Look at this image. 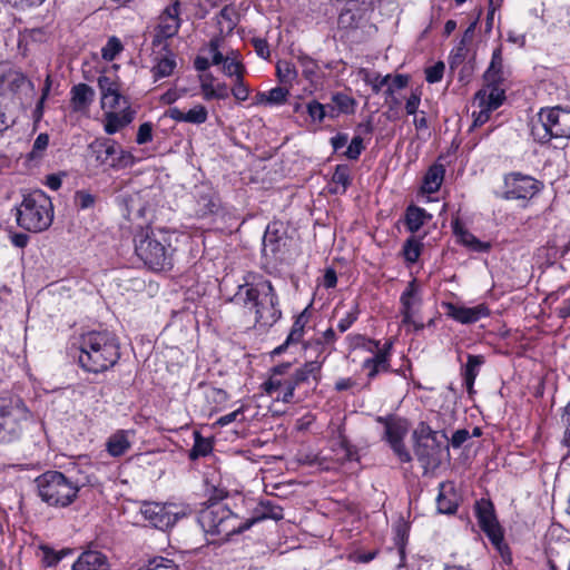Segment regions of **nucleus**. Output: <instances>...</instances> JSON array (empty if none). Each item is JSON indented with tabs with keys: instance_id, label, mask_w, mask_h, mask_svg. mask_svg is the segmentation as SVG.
I'll list each match as a JSON object with an SVG mask.
<instances>
[{
	"instance_id": "f257e3e1",
	"label": "nucleus",
	"mask_w": 570,
	"mask_h": 570,
	"mask_svg": "<svg viewBox=\"0 0 570 570\" xmlns=\"http://www.w3.org/2000/svg\"><path fill=\"white\" fill-rule=\"evenodd\" d=\"M232 301L253 311L259 327H271L282 317L278 296L272 282L262 275L248 273Z\"/></svg>"
},
{
	"instance_id": "f03ea898",
	"label": "nucleus",
	"mask_w": 570,
	"mask_h": 570,
	"mask_svg": "<svg viewBox=\"0 0 570 570\" xmlns=\"http://www.w3.org/2000/svg\"><path fill=\"white\" fill-rule=\"evenodd\" d=\"M76 468L69 469L67 473L57 470H49L38 475L35 480L38 497L48 507L67 508L78 498L81 488L92 483L91 476Z\"/></svg>"
},
{
	"instance_id": "7ed1b4c3",
	"label": "nucleus",
	"mask_w": 570,
	"mask_h": 570,
	"mask_svg": "<svg viewBox=\"0 0 570 570\" xmlns=\"http://www.w3.org/2000/svg\"><path fill=\"white\" fill-rule=\"evenodd\" d=\"M179 236L176 232L140 227L134 234L135 253L151 271H168L174 265L176 252L173 242H178Z\"/></svg>"
},
{
	"instance_id": "20e7f679",
	"label": "nucleus",
	"mask_w": 570,
	"mask_h": 570,
	"mask_svg": "<svg viewBox=\"0 0 570 570\" xmlns=\"http://www.w3.org/2000/svg\"><path fill=\"white\" fill-rule=\"evenodd\" d=\"M78 361L87 372L101 373L112 367L120 357L119 344L108 331H89L79 340Z\"/></svg>"
},
{
	"instance_id": "39448f33",
	"label": "nucleus",
	"mask_w": 570,
	"mask_h": 570,
	"mask_svg": "<svg viewBox=\"0 0 570 570\" xmlns=\"http://www.w3.org/2000/svg\"><path fill=\"white\" fill-rule=\"evenodd\" d=\"M53 220L51 198L42 190L35 189L22 196L16 207V222L19 227L31 233L49 228Z\"/></svg>"
},
{
	"instance_id": "423d86ee",
	"label": "nucleus",
	"mask_w": 570,
	"mask_h": 570,
	"mask_svg": "<svg viewBox=\"0 0 570 570\" xmlns=\"http://www.w3.org/2000/svg\"><path fill=\"white\" fill-rule=\"evenodd\" d=\"M198 523L206 534L222 540L250 528L223 502H212L198 513Z\"/></svg>"
},
{
	"instance_id": "0eeeda50",
	"label": "nucleus",
	"mask_w": 570,
	"mask_h": 570,
	"mask_svg": "<svg viewBox=\"0 0 570 570\" xmlns=\"http://www.w3.org/2000/svg\"><path fill=\"white\" fill-rule=\"evenodd\" d=\"M31 412L17 395L0 397V443L9 444L21 439Z\"/></svg>"
},
{
	"instance_id": "6e6552de",
	"label": "nucleus",
	"mask_w": 570,
	"mask_h": 570,
	"mask_svg": "<svg viewBox=\"0 0 570 570\" xmlns=\"http://www.w3.org/2000/svg\"><path fill=\"white\" fill-rule=\"evenodd\" d=\"M532 135L540 142L552 138H570V109L560 106L541 108Z\"/></svg>"
},
{
	"instance_id": "1a4fd4ad",
	"label": "nucleus",
	"mask_w": 570,
	"mask_h": 570,
	"mask_svg": "<svg viewBox=\"0 0 570 570\" xmlns=\"http://www.w3.org/2000/svg\"><path fill=\"white\" fill-rule=\"evenodd\" d=\"M414 453L424 469L436 468L441 462L444 433L433 431L421 422L413 432Z\"/></svg>"
},
{
	"instance_id": "9d476101",
	"label": "nucleus",
	"mask_w": 570,
	"mask_h": 570,
	"mask_svg": "<svg viewBox=\"0 0 570 570\" xmlns=\"http://www.w3.org/2000/svg\"><path fill=\"white\" fill-rule=\"evenodd\" d=\"M474 513L478 519V524L485 533L492 546L500 553L505 563L512 561L511 552L508 544L504 542L503 529L500 525L494 507L491 501L481 499L475 502Z\"/></svg>"
},
{
	"instance_id": "9b49d317",
	"label": "nucleus",
	"mask_w": 570,
	"mask_h": 570,
	"mask_svg": "<svg viewBox=\"0 0 570 570\" xmlns=\"http://www.w3.org/2000/svg\"><path fill=\"white\" fill-rule=\"evenodd\" d=\"M351 340L353 346L363 347L373 354V356L365 358L362 363V368L367 371L370 380H373L380 373L390 371L393 348L392 341H386L381 345L380 341L368 340L362 335H355Z\"/></svg>"
},
{
	"instance_id": "f8f14e48",
	"label": "nucleus",
	"mask_w": 570,
	"mask_h": 570,
	"mask_svg": "<svg viewBox=\"0 0 570 570\" xmlns=\"http://www.w3.org/2000/svg\"><path fill=\"white\" fill-rule=\"evenodd\" d=\"M139 513L150 527L165 531L185 515L184 508L176 503L142 502Z\"/></svg>"
},
{
	"instance_id": "ddd939ff",
	"label": "nucleus",
	"mask_w": 570,
	"mask_h": 570,
	"mask_svg": "<svg viewBox=\"0 0 570 570\" xmlns=\"http://www.w3.org/2000/svg\"><path fill=\"white\" fill-rule=\"evenodd\" d=\"M291 363H282L274 366L271 371L268 380L263 384L264 391L273 396L275 395L276 401L283 403H291L294 397V391L297 387V383L289 374Z\"/></svg>"
},
{
	"instance_id": "4468645a",
	"label": "nucleus",
	"mask_w": 570,
	"mask_h": 570,
	"mask_svg": "<svg viewBox=\"0 0 570 570\" xmlns=\"http://www.w3.org/2000/svg\"><path fill=\"white\" fill-rule=\"evenodd\" d=\"M377 421L384 425L383 440L389 443L393 453L401 462H410L412 460V455L404 444V439L409 433L407 421L400 417L381 416L377 419Z\"/></svg>"
},
{
	"instance_id": "2eb2a0df",
	"label": "nucleus",
	"mask_w": 570,
	"mask_h": 570,
	"mask_svg": "<svg viewBox=\"0 0 570 570\" xmlns=\"http://www.w3.org/2000/svg\"><path fill=\"white\" fill-rule=\"evenodd\" d=\"M504 90L498 86L484 87L475 96L473 104L479 108L472 112V127H481L489 121L491 114L504 101Z\"/></svg>"
},
{
	"instance_id": "dca6fc26",
	"label": "nucleus",
	"mask_w": 570,
	"mask_h": 570,
	"mask_svg": "<svg viewBox=\"0 0 570 570\" xmlns=\"http://www.w3.org/2000/svg\"><path fill=\"white\" fill-rule=\"evenodd\" d=\"M507 199H530L540 190V181L528 175L512 173L504 179Z\"/></svg>"
},
{
	"instance_id": "f3484780",
	"label": "nucleus",
	"mask_w": 570,
	"mask_h": 570,
	"mask_svg": "<svg viewBox=\"0 0 570 570\" xmlns=\"http://www.w3.org/2000/svg\"><path fill=\"white\" fill-rule=\"evenodd\" d=\"M179 8V1H175L163 11L156 29L155 41L160 42L177 35L180 27Z\"/></svg>"
},
{
	"instance_id": "a211bd4d",
	"label": "nucleus",
	"mask_w": 570,
	"mask_h": 570,
	"mask_svg": "<svg viewBox=\"0 0 570 570\" xmlns=\"http://www.w3.org/2000/svg\"><path fill=\"white\" fill-rule=\"evenodd\" d=\"M444 307L448 316L461 324H472L490 315V309L485 304L465 307L453 303H446Z\"/></svg>"
},
{
	"instance_id": "6ab92c4d",
	"label": "nucleus",
	"mask_w": 570,
	"mask_h": 570,
	"mask_svg": "<svg viewBox=\"0 0 570 570\" xmlns=\"http://www.w3.org/2000/svg\"><path fill=\"white\" fill-rule=\"evenodd\" d=\"M136 111L130 105H126L119 110H107L104 112V130L108 135H115L122 130L135 119Z\"/></svg>"
},
{
	"instance_id": "aec40b11",
	"label": "nucleus",
	"mask_w": 570,
	"mask_h": 570,
	"mask_svg": "<svg viewBox=\"0 0 570 570\" xmlns=\"http://www.w3.org/2000/svg\"><path fill=\"white\" fill-rule=\"evenodd\" d=\"M134 438V430H117L105 443L107 453L112 458L125 455L131 449Z\"/></svg>"
},
{
	"instance_id": "412c9836",
	"label": "nucleus",
	"mask_w": 570,
	"mask_h": 570,
	"mask_svg": "<svg viewBox=\"0 0 570 570\" xmlns=\"http://www.w3.org/2000/svg\"><path fill=\"white\" fill-rule=\"evenodd\" d=\"M402 322H413L416 307L421 304L420 287L411 281L400 297Z\"/></svg>"
},
{
	"instance_id": "4be33fe9",
	"label": "nucleus",
	"mask_w": 570,
	"mask_h": 570,
	"mask_svg": "<svg viewBox=\"0 0 570 570\" xmlns=\"http://www.w3.org/2000/svg\"><path fill=\"white\" fill-rule=\"evenodd\" d=\"M71 570H110V563L105 553L86 550L73 562Z\"/></svg>"
},
{
	"instance_id": "5701e85b",
	"label": "nucleus",
	"mask_w": 570,
	"mask_h": 570,
	"mask_svg": "<svg viewBox=\"0 0 570 570\" xmlns=\"http://www.w3.org/2000/svg\"><path fill=\"white\" fill-rule=\"evenodd\" d=\"M166 116L177 122L202 125L208 119V110L200 104L193 106L188 111H183L177 107H171L166 111Z\"/></svg>"
},
{
	"instance_id": "b1692460",
	"label": "nucleus",
	"mask_w": 570,
	"mask_h": 570,
	"mask_svg": "<svg viewBox=\"0 0 570 570\" xmlns=\"http://www.w3.org/2000/svg\"><path fill=\"white\" fill-rule=\"evenodd\" d=\"M89 149L99 165L111 168V163L118 153V144L111 139L95 140L89 145Z\"/></svg>"
},
{
	"instance_id": "393cba45",
	"label": "nucleus",
	"mask_w": 570,
	"mask_h": 570,
	"mask_svg": "<svg viewBox=\"0 0 570 570\" xmlns=\"http://www.w3.org/2000/svg\"><path fill=\"white\" fill-rule=\"evenodd\" d=\"M453 233L456 236L458 242L472 252L487 253L491 249V244L489 242L480 240L458 220L453 223Z\"/></svg>"
},
{
	"instance_id": "a878e982",
	"label": "nucleus",
	"mask_w": 570,
	"mask_h": 570,
	"mask_svg": "<svg viewBox=\"0 0 570 570\" xmlns=\"http://www.w3.org/2000/svg\"><path fill=\"white\" fill-rule=\"evenodd\" d=\"M284 518L283 508L276 504L273 500H262L257 503L253 511V517L244 521V523H250V527L259 521L271 519L279 521Z\"/></svg>"
},
{
	"instance_id": "bb28decb",
	"label": "nucleus",
	"mask_w": 570,
	"mask_h": 570,
	"mask_svg": "<svg viewBox=\"0 0 570 570\" xmlns=\"http://www.w3.org/2000/svg\"><path fill=\"white\" fill-rule=\"evenodd\" d=\"M177 67V58L176 55L167 50L164 55H157L154 58V65L151 67V75L155 81H158L163 78L170 77L174 70Z\"/></svg>"
},
{
	"instance_id": "cd10ccee",
	"label": "nucleus",
	"mask_w": 570,
	"mask_h": 570,
	"mask_svg": "<svg viewBox=\"0 0 570 570\" xmlns=\"http://www.w3.org/2000/svg\"><path fill=\"white\" fill-rule=\"evenodd\" d=\"M328 354L330 352L325 355L317 354L316 360L306 362L302 367L292 373L297 386L301 383L307 382L311 377L316 382L321 379V370Z\"/></svg>"
},
{
	"instance_id": "c85d7f7f",
	"label": "nucleus",
	"mask_w": 570,
	"mask_h": 570,
	"mask_svg": "<svg viewBox=\"0 0 570 570\" xmlns=\"http://www.w3.org/2000/svg\"><path fill=\"white\" fill-rule=\"evenodd\" d=\"M332 452L335 455V462L344 464L358 461L357 449L340 432L337 441L332 444Z\"/></svg>"
},
{
	"instance_id": "c756f323",
	"label": "nucleus",
	"mask_w": 570,
	"mask_h": 570,
	"mask_svg": "<svg viewBox=\"0 0 570 570\" xmlns=\"http://www.w3.org/2000/svg\"><path fill=\"white\" fill-rule=\"evenodd\" d=\"M485 87L499 86L503 80L502 47L499 46L492 52L491 62L484 72Z\"/></svg>"
},
{
	"instance_id": "7c9ffc66",
	"label": "nucleus",
	"mask_w": 570,
	"mask_h": 570,
	"mask_svg": "<svg viewBox=\"0 0 570 570\" xmlns=\"http://www.w3.org/2000/svg\"><path fill=\"white\" fill-rule=\"evenodd\" d=\"M71 107L73 111H85L88 109L90 104L94 101L95 91L86 85L79 83L71 88Z\"/></svg>"
},
{
	"instance_id": "2f4dec72",
	"label": "nucleus",
	"mask_w": 570,
	"mask_h": 570,
	"mask_svg": "<svg viewBox=\"0 0 570 570\" xmlns=\"http://www.w3.org/2000/svg\"><path fill=\"white\" fill-rule=\"evenodd\" d=\"M431 218L432 216L425 209L415 205H410L405 210L404 223L411 233H416Z\"/></svg>"
},
{
	"instance_id": "473e14b6",
	"label": "nucleus",
	"mask_w": 570,
	"mask_h": 570,
	"mask_svg": "<svg viewBox=\"0 0 570 570\" xmlns=\"http://www.w3.org/2000/svg\"><path fill=\"white\" fill-rule=\"evenodd\" d=\"M485 360L483 355L468 354L466 363L462 367L463 382L469 391L472 390L475 379L479 375L481 366Z\"/></svg>"
},
{
	"instance_id": "72a5a7b5",
	"label": "nucleus",
	"mask_w": 570,
	"mask_h": 570,
	"mask_svg": "<svg viewBox=\"0 0 570 570\" xmlns=\"http://www.w3.org/2000/svg\"><path fill=\"white\" fill-rule=\"evenodd\" d=\"M289 95L288 89L275 87L268 91H261L255 97V105L281 106L284 105Z\"/></svg>"
},
{
	"instance_id": "f704fd0d",
	"label": "nucleus",
	"mask_w": 570,
	"mask_h": 570,
	"mask_svg": "<svg viewBox=\"0 0 570 570\" xmlns=\"http://www.w3.org/2000/svg\"><path fill=\"white\" fill-rule=\"evenodd\" d=\"M436 508L440 513L452 514L458 509L456 494L452 487L441 485L439 495L436 498Z\"/></svg>"
},
{
	"instance_id": "c9c22d12",
	"label": "nucleus",
	"mask_w": 570,
	"mask_h": 570,
	"mask_svg": "<svg viewBox=\"0 0 570 570\" xmlns=\"http://www.w3.org/2000/svg\"><path fill=\"white\" fill-rule=\"evenodd\" d=\"M445 169L443 165H433L424 176L422 189L425 193H436L444 179Z\"/></svg>"
},
{
	"instance_id": "e433bc0d",
	"label": "nucleus",
	"mask_w": 570,
	"mask_h": 570,
	"mask_svg": "<svg viewBox=\"0 0 570 570\" xmlns=\"http://www.w3.org/2000/svg\"><path fill=\"white\" fill-rule=\"evenodd\" d=\"M352 183L351 169L347 165L341 164L335 167L332 176V184L335 185L331 189L334 194H344Z\"/></svg>"
},
{
	"instance_id": "4c0bfd02",
	"label": "nucleus",
	"mask_w": 570,
	"mask_h": 570,
	"mask_svg": "<svg viewBox=\"0 0 570 570\" xmlns=\"http://www.w3.org/2000/svg\"><path fill=\"white\" fill-rule=\"evenodd\" d=\"M357 76L368 86H371L374 94H379L391 79V75L381 76L377 72L371 71L366 68H360Z\"/></svg>"
},
{
	"instance_id": "58836bf2",
	"label": "nucleus",
	"mask_w": 570,
	"mask_h": 570,
	"mask_svg": "<svg viewBox=\"0 0 570 570\" xmlns=\"http://www.w3.org/2000/svg\"><path fill=\"white\" fill-rule=\"evenodd\" d=\"M282 240L283 238L278 235V230L275 228V225H268L263 237V254L265 256L276 255L279 250Z\"/></svg>"
},
{
	"instance_id": "ea45409f",
	"label": "nucleus",
	"mask_w": 570,
	"mask_h": 570,
	"mask_svg": "<svg viewBox=\"0 0 570 570\" xmlns=\"http://www.w3.org/2000/svg\"><path fill=\"white\" fill-rule=\"evenodd\" d=\"M194 445L189 451V459L196 460L200 456L208 455L213 450V443L209 439L203 438L198 431L194 432Z\"/></svg>"
},
{
	"instance_id": "a19ab883",
	"label": "nucleus",
	"mask_w": 570,
	"mask_h": 570,
	"mask_svg": "<svg viewBox=\"0 0 570 570\" xmlns=\"http://www.w3.org/2000/svg\"><path fill=\"white\" fill-rule=\"evenodd\" d=\"M336 341V334L332 327L327 328L322 333L321 337L315 338L312 342L305 344V348L314 347L318 355H325L330 351H326V345H332Z\"/></svg>"
},
{
	"instance_id": "79ce46f5",
	"label": "nucleus",
	"mask_w": 570,
	"mask_h": 570,
	"mask_svg": "<svg viewBox=\"0 0 570 570\" xmlns=\"http://www.w3.org/2000/svg\"><path fill=\"white\" fill-rule=\"evenodd\" d=\"M276 75L281 83L292 86L297 78V70L292 62L282 60L276 65Z\"/></svg>"
},
{
	"instance_id": "37998d69",
	"label": "nucleus",
	"mask_w": 570,
	"mask_h": 570,
	"mask_svg": "<svg viewBox=\"0 0 570 570\" xmlns=\"http://www.w3.org/2000/svg\"><path fill=\"white\" fill-rule=\"evenodd\" d=\"M299 65L302 67V73L306 80L311 83H315L320 79V67L318 63L308 56H301L298 58Z\"/></svg>"
},
{
	"instance_id": "c03bdc74",
	"label": "nucleus",
	"mask_w": 570,
	"mask_h": 570,
	"mask_svg": "<svg viewBox=\"0 0 570 570\" xmlns=\"http://www.w3.org/2000/svg\"><path fill=\"white\" fill-rule=\"evenodd\" d=\"M331 101L335 104V108L340 114L351 115L355 111L356 100L346 94L336 92L332 95Z\"/></svg>"
},
{
	"instance_id": "a18cd8bd",
	"label": "nucleus",
	"mask_w": 570,
	"mask_h": 570,
	"mask_svg": "<svg viewBox=\"0 0 570 570\" xmlns=\"http://www.w3.org/2000/svg\"><path fill=\"white\" fill-rule=\"evenodd\" d=\"M40 549L42 551V563L48 568L57 566L65 557L71 553L70 549L56 551L48 546H41Z\"/></svg>"
},
{
	"instance_id": "49530a36",
	"label": "nucleus",
	"mask_w": 570,
	"mask_h": 570,
	"mask_svg": "<svg viewBox=\"0 0 570 570\" xmlns=\"http://www.w3.org/2000/svg\"><path fill=\"white\" fill-rule=\"evenodd\" d=\"M421 250L422 243L420 239L415 237L407 238L403 246L404 259L410 264L416 263L421 255Z\"/></svg>"
},
{
	"instance_id": "de8ad7c7",
	"label": "nucleus",
	"mask_w": 570,
	"mask_h": 570,
	"mask_svg": "<svg viewBox=\"0 0 570 570\" xmlns=\"http://www.w3.org/2000/svg\"><path fill=\"white\" fill-rule=\"evenodd\" d=\"M98 87L100 89V97L114 96L120 91L117 79L106 75L99 76Z\"/></svg>"
},
{
	"instance_id": "09e8293b",
	"label": "nucleus",
	"mask_w": 570,
	"mask_h": 570,
	"mask_svg": "<svg viewBox=\"0 0 570 570\" xmlns=\"http://www.w3.org/2000/svg\"><path fill=\"white\" fill-rule=\"evenodd\" d=\"M306 112L314 125H321L325 119V105L317 100H311L306 104Z\"/></svg>"
},
{
	"instance_id": "8fccbe9b",
	"label": "nucleus",
	"mask_w": 570,
	"mask_h": 570,
	"mask_svg": "<svg viewBox=\"0 0 570 570\" xmlns=\"http://www.w3.org/2000/svg\"><path fill=\"white\" fill-rule=\"evenodd\" d=\"M124 47L117 37L108 39L107 43L101 49V56L106 61H112L122 51Z\"/></svg>"
},
{
	"instance_id": "3c124183",
	"label": "nucleus",
	"mask_w": 570,
	"mask_h": 570,
	"mask_svg": "<svg viewBox=\"0 0 570 570\" xmlns=\"http://www.w3.org/2000/svg\"><path fill=\"white\" fill-rule=\"evenodd\" d=\"M126 105H130L128 100L119 92L114 96L100 97V106L105 111L107 110H116L117 108H122Z\"/></svg>"
},
{
	"instance_id": "603ef678",
	"label": "nucleus",
	"mask_w": 570,
	"mask_h": 570,
	"mask_svg": "<svg viewBox=\"0 0 570 570\" xmlns=\"http://www.w3.org/2000/svg\"><path fill=\"white\" fill-rule=\"evenodd\" d=\"M222 65L226 76L235 77V79L238 78V76H244L245 67L236 57L230 58L227 56Z\"/></svg>"
},
{
	"instance_id": "864d4df0",
	"label": "nucleus",
	"mask_w": 570,
	"mask_h": 570,
	"mask_svg": "<svg viewBox=\"0 0 570 570\" xmlns=\"http://www.w3.org/2000/svg\"><path fill=\"white\" fill-rule=\"evenodd\" d=\"M409 81L410 77L407 75H391V79L389 80L387 85H385V96H393V94L404 89L409 85Z\"/></svg>"
},
{
	"instance_id": "5fc2aeb1",
	"label": "nucleus",
	"mask_w": 570,
	"mask_h": 570,
	"mask_svg": "<svg viewBox=\"0 0 570 570\" xmlns=\"http://www.w3.org/2000/svg\"><path fill=\"white\" fill-rule=\"evenodd\" d=\"M360 308L357 303H353L350 311L346 312L344 317H342L337 323V328L341 333L346 332L358 318Z\"/></svg>"
},
{
	"instance_id": "6e6d98bb",
	"label": "nucleus",
	"mask_w": 570,
	"mask_h": 570,
	"mask_svg": "<svg viewBox=\"0 0 570 570\" xmlns=\"http://www.w3.org/2000/svg\"><path fill=\"white\" fill-rule=\"evenodd\" d=\"M137 159L131 154V151L126 150L118 146V153L115 156L114 163H111V168H125L130 167L136 164Z\"/></svg>"
},
{
	"instance_id": "4d7b16f0",
	"label": "nucleus",
	"mask_w": 570,
	"mask_h": 570,
	"mask_svg": "<svg viewBox=\"0 0 570 570\" xmlns=\"http://www.w3.org/2000/svg\"><path fill=\"white\" fill-rule=\"evenodd\" d=\"M49 145L48 134L41 132L33 141L32 149L29 154V159H40Z\"/></svg>"
},
{
	"instance_id": "13d9d810",
	"label": "nucleus",
	"mask_w": 570,
	"mask_h": 570,
	"mask_svg": "<svg viewBox=\"0 0 570 570\" xmlns=\"http://www.w3.org/2000/svg\"><path fill=\"white\" fill-rule=\"evenodd\" d=\"M305 316L301 314L294 322L292 330L287 336V343L294 344L298 343L303 340L304 336V327H305Z\"/></svg>"
},
{
	"instance_id": "bf43d9fd",
	"label": "nucleus",
	"mask_w": 570,
	"mask_h": 570,
	"mask_svg": "<svg viewBox=\"0 0 570 570\" xmlns=\"http://www.w3.org/2000/svg\"><path fill=\"white\" fill-rule=\"evenodd\" d=\"M139 570H175V563L164 557H155L147 561V563L139 568Z\"/></svg>"
},
{
	"instance_id": "052dcab7",
	"label": "nucleus",
	"mask_w": 570,
	"mask_h": 570,
	"mask_svg": "<svg viewBox=\"0 0 570 570\" xmlns=\"http://www.w3.org/2000/svg\"><path fill=\"white\" fill-rule=\"evenodd\" d=\"M230 91H232V95L234 96V98L239 102L248 99L250 89L245 83L244 76H238V78H236L234 80V85H233Z\"/></svg>"
},
{
	"instance_id": "680f3d73",
	"label": "nucleus",
	"mask_w": 570,
	"mask_h": 570,
	"mask_svg": "<svg viewBox=\"0 0 570 570\" xmlns=\"http://www.w3.org/2000/svg\"><path fill=\"white\" fill-rule=\"evenodd\" d=\"M445 65L442 61L435 62L425 69V80L429 83L440 82L444 75Z\"/></svg>"
},
{
	"instance_id": "e2e57ef3",
	"label": "nucleus",
	"mask_w": 570,
	"mask_h": 570,
	"mask_svg": "<svg viewBox=\"0 0 570 570\" xmlns=\"http://www.w3.org/2000/svg\"><path fill=\"white\" fill-rule=\"evenodd\" d=\"M364 150L363 138L361 136H354L344 153L345 157L351 160H356L362 151Z\"/></svg>"
},
{
	"instance_id": "0e129e2a",
	"label": "nucleus",
	"mask_w": 570,
	"mask_h": 570,
	"mask_svg": "<svg viewBox=\"0 0 570 570\" xmlns=\"http://www.w3.org/2000/svg\"><path fill=\"white\" fill-rule=\"evenodd\" d=\"M422 92L420 89H414L411 95L406 98L405 110L409 116H413L420 112L419 108L421 105Z\"/></svg>"
},
{
	"instance_id": "69168bd1",
	"label": "nucleus",
	"mask_w": 570,
	"mask_h": 570,
	"mask_svg": "<svg viewBox=\"0 0 570 570\" xmlns=\"http://www.w3.org/2000/svg\"><path fill=\"white\" fill-rule=\"evenodd\" d=\"M96 197L86 190H78L75 195V203L79 209H88L94 207Z\"/></svg>"
},
{
	"instance_id": "338daca9",
	"label": "nucleus",
	"mask_w": 570,
	"mask_h": 570,
	"mask_svg": "<svg viewBox=\"0 0 570 570\" xmlns=\"http://www.w3.org/2000/svg\"><path fill=\"white\" fill-rule=\"evenodd\" d=\"M220 38H213L209 43H208V51H209V55L212 56V65L214 66H218V65H222L224 62V60L226 59V57H224V55L219 51V47H220Z\"/></svg>"
},
{
	"instance_id": "774afa93",
	"label": "nucleus",
	"mask_w": 570,
	"mask_h": 570,
	"mask_svg": "<svg viewBox=\"0 0 570 570\" xmlns=\"http://www.w3.org/2000/svg\"><path fill=\"white\" fill-rule=\"evenodd\" d=\"M466 52H468L466 47H465L464 42L462 41L450 53V58H449L450 68L454 69L455 67L461 65L466 57Z\"/></svg>"
}]
</instances>
